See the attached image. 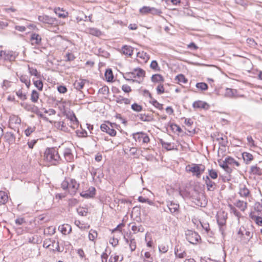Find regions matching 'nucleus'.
<instances>
[{"label": "nucleus", "mask_w": 262, "mask_h": 262, "mask_svg": "<svg viewBox=\"0 0 262 262\" xmlns=\"http://www.w3.org/2000/svg\"><path fill=\"white\" fill-rule=\"evenodd\" d=\"M219 165L223 168L226 172H227L228 173H231V169L229 166H228L227 163L226 162V159L225 160L222 161H219Z\"/></svg>", "instance_id": "29"}, {"label": "nucleus", "mask_w": 262, "mask_h": 262, "mask_svg": "<svg viewBox=\"0 0 262 262\" xmlns=\"http://www.w3.org/2000/svg\"><path fill=\"white\" fill-rule=\"evenodd\" d=\"M243 155V158L244 160V161L247 163H249L251 161L253 160V157L252 154L244 152L242 154Z\"/></svg>", "instance_id": "34"}, {"label": "nucleus", "mask_w": 262, "mask_h": 262, "mask_svg": "<svg viewBox=\"0 0 262 262\" xmlns=\"http://www.w3.org/2000/svg\"><path fill=\"white\" fill-rule=\"evenodd\" d=\"M34 85L38 89L39 91H42L43 88V83L42 81L41 80H35L34 81Z\"/></svg>", "instance_id": "51"}, {"label": "nucleus", "mask_w": 262, "mask_h": 262, "mask_svg": "<svg viewBox=\"0 0 262 262\" xmlns=\"http://www.w3.org/2000/svg\"><path fill=\"white\" fill-rule=\"evenodd\" d=\"M31 43L32 45H38L41 41V36L36 33H32L30 38Z\"/></svg>", "instance_id": "20"}, {"label": "nucleus", "mask_w": 262, "mask_h": 262, "mask_svg": "<svg viewBox=\"0 0 262 262\" xmlns=\"http://www.w3.org/2000/svg\"><path fill=\"white\" fill-rule=\"evenodd\" d=\"M224 96L230 98L244 97L243 95H238L236 90L230 88L225 89Z\"/></svg>", "instance_id": "10"}, {"label": "nucleus", "mask_w": 262, "mask_h": 262, "mask_svg": "<svg viewBox=\"0 0 262 262\" xmlns=\"http://www.w3.org/2000/svg\"><path fill=\"white\" fill-rule=\"evenodd\" d=\"M122 53L129 56H132L133 54V48L128 46H124L122 48Z\"/></svg>", "instance_id": "27"}, {"label": "nucleus", "mask_w": 262, "mask_h": 262, "mask_svg": "<svg viewBox=\"0 0 262 262\" xmlns=\"http://www.w3.org/2000/svg\"><path fill=\"white\" fill-rule=\"evenodd\" d=\"M151 80L154 82H159L163 80V77L161 75L155 74L151 77Z\"/></svg>", "instance_id": "47"}, {"label": "nucleus", "mask_w": 262, "mask_h": 262, "mask_svg": "<svg viewBox=\"0 0 262 262\" xmlns=\"http://www.w3.org/2000/svg\"><path fill=\"white\" fill-rule=\"evenodd\" d=\"M176 79L178 81V83L179 84L186 83L187 82V79L183 74L178 75Z\"/></svg>", "instance_id": "40"}, {"label": "nucleus", "mask_w": 262, "mask_h": 262, "mask_svg": "<svg viewBox=\"0 0 262 262\" xmlns=\"http://www.w3.org/2000/svg\"><path fill=\"white\" fill-rule=\"evenodd\" d=\"M129 248L132 251H134L136 248V243L135 239L132 238L129 239Z\"/></svg>", "instance_id": "52"}, {"label": "nucleus", "mask_w": 262, "mask_h": 262, "mask_svg": "<svg viewBox=\"0 0 262 262\" xmlns=\"http://www.w3.org/2000/svg\"><path fill=\"white\" fill-rule=\"evenodd\" d=\"M61 188L67 190L69 194L74 195L79 187V183L74 179L67 178L61 183Z\"/></svg>", "instance_id": "2"}, {"label": "nucleus", "mask_w": 262, "mask_h": 262, "mask_svg": "<svg viewBox=\"0 0 262 262\" xmlns=\"http://www.w3.org/2000/svg\"><path fill=\"white\" fill-rule=\"evenodd\" d=\"M35 131V127H28L25 130V134L26 136H29L31 133L34 132Z\"/></svg>", "instance_id": "58"}, {"label": "nucleus", "mask_w": 262, "mask_h": 262, "mask_svg": "<svg viewBox=\"0 0 262 262\" xmlns=\"http://www.w3.org/2000/svg\"><path fill=\"white\" fill-rule=\"evenodd\" d=\"M227 218V215H224V213H223L222 217L221 216V213H219L217 215V222L219 225L220 226V230L222 231V233H223V227L226 224V220Z\"/></svg>", "instance_id": "14"}, {"label": "nucleus", "mask_w": 262, "mask_h": 262, "mask_svg": "<svg viewBox=\"0 0 262 262\" xmlns=\"http://www.w3.org/2000/svg\"><path fill=\"white\" fill-rule=\"evenodd\" d=\"M247 140L248 144L250 146L253 147L255 146L254 141L251 136H248L247 138Z\"/></svg>", "instance_id": "63"}, {"label": "nucleus", "mask_w": 262, "mask_h": 262, "mask_svg": "<svg viewBox=\"0 0 262 262\" xmlns=\"http://www.w3.org/2000/svg\"><path fill=\"white\" fill-rule=\"evenodd\" d=\"M98 234L95 230L91 229L89 233V238L90 241H94L97 238Z\"/></svg>", "instance_id": "42"}, {"label": "nucleus", "mask_w": 262, "mask_h": 262, "mask_svg": "<svg viewBox=\"0 0 262 262\" xmlns=\"http://www.w3.org/2000/svg\"><path fill=\"white\" fill-rule=\"evenodd\" d=\"M162 13L160 9H156L154 7H150V14L152 15H160Z\"/></svg>", "instance_id": "56"}, {"label": "nucleus", "mask_w": 262, "mask_h": 262, "mask_svg": "<svg viewBox=\"0 0 262 262\" xmlns=\"http://www.w3.org/2000/svg\"><path fill=\"white\" fill-rule=\"evenodd\" d=\"M209 176L213 179H215L217 177V173L215 170L210 169L209 170Z\"/></svg>", "instance_id": "55"}, {"label": "nucleus", "mask_w": 262, "mask_h": 262, "mask_svg": "<svg viewBox=\"0 0 262 262\" xmlns=\"http://www.w3.org/2000/svg\"><path fill=\"white\" fill-rule=\"evenodd\" d=\"M116 101L118 103L120 104L124 103L125 104H128L130 103V99L126 98H123L121 96L117 97Z\"/></svg>", "instance_id": "38"}, {"label": "nucleus", "mask_w": 262, "mask_h": 262, "mask_svg": "<svg viewBox=\"0 0 262 262\" xmlns=\"http://www.w3.org/2000/svg\"><path fill=\"white\" fill-rule=\"evenodd\" d=\"M150 7L148 6H143L140 9L139 12L142 14H147L150 13Z\"/></svg>", "instance_id": "49"}, {"label": "nucleus", "mask_w": 262, "mask_h": 262, "mask_svg": "<svg viewBox=\"0 0 262 262\" xmlns=\"http://www.w3.org/2000/svg\"><path fill=\"white\" fill-rule=\"evenodd\" d=\"M174 254L176 257L180 258H184L186 256V253L185 251L178 249V247H176L174 249Z\"/></svg>", "instance_id": "31"}, {"label": "nucleus", "mask_w": 262, "mask_h": 262, "mask_svg": "<svg viewBox=\"0 0 262 262\" xmlns=\"http://www.w3.org/2000/svg\"><path fill=\"white\" fill-rule=\"evenodd\" d=\"M58 91L61 94H64L67 92V89L65 86L60 85L57 88Z\"/></svg>", "instance_id": "64"}, {"label": "nucleus", "mask_w": 262, "mask_h": 262, "mask_svg": "<svg viewBox=\"0 0 262 262\" xmlns=\"http://www.w3.org/2000/svg\"><path fill=\"white\" fill-rule=\"evenodd\" d=\"M95 188L93 187L89 188L88 191H82L80 194L81 196L85 198H89L93 197L95 194Z\"/></svg>", "instance_id": "18"}, {"label": "nucleus", "mask_w": 262, "mask_h": 262, "mask_svg": "<svg viewBox=\"0 0 262 262\" xmlns=\"http://www.w3.org/2000/svg\"><path fill=\"white\" fill-rule=\"evenodd\" d=\"M39 98V94L36 90H33L31 95V100L33 103L37 102Z\"/></svg>", "instance_id": "37"}, {"label": "nucleus", "mask_w": 262, "mask_h": 262, "mask_svg": "<svg viewBox=\"0 0 262 262\" xmlns=\"http://www.w3.org/2000/svg\"><path fill=\"white\" fill-rule=\"evenodd\" d=\"M226 162L227 163L228 166L231 168V172L233 169H236L240 165L238 161L230 156L226 158Z\"/></svg>", "instance_id": "12"}, {"label": "nucleus", "mask_w": 262, "mask_h": 262, "mask_svg": "<svg viewBox=\"0 0 262 262\" xmlns=\"http://www.w3.org/2000/svg\"><path fill=\"white\" fill-rule=\"evenodd\" d=\"M137 56L138 58L141 59V62H146L149 59V55L143 51L139 52L137 54Z\"/></svg>", "instance_id": "24"}, {"label": "nucleus", "mask_w": 262, "mask_h": 262, "mask_svg": "<svg viewBox=\"0 0 262 262\" xmlns=\"http://www.w3.org/2000/svg\"><path fill=\"white\" fill-rule=\"evenodd\" d=\"M138 116L139 117L140 120L142 121H149L150 120V117L145 114H140Z\"/></svg>", "instance_id": "53"}, {"label": "nucleus", "mask_w": 262, "mask_h": 262, "mask_svg": "<svg viewBox=\"0 0 262 262\" xmlns=\"http://www.w3.org/2000/svg\"><path fill=\"white\" fill-rule=\"evenodd\" d=\"M8 195L7 193L3 191H0V205L5 204L8 201Z\"/></svg>", "instance_id": "35"}, {"label": "nucleus", "mask_w": 262, "mask_h": 262, "mask_svg": "<svg viewBox=\"0 0 262 262\" xmlns=\"http://www.w3.org/2000/svg\"><path fill=\"white\" fill-rule=\"evenodd\" d=\"M234 205L242 212H244L248 207L247 202L240 200H236Z\"/></svg>", "instance_id": "17"}, {"label": "nucleus", "mask_w": 262, "mask_h": 262, "mask_svg": "<svg viewBox=\"0 0 262 262\" xmlns=\"http://www.w3.org/2000/svg\"><path fill=\"white\" fill-rule=\"evenodd\" d=\"M11 85V82L7 80H4L2 83V88L4 91H6L8 90Z\"/></svg>", "instance_id": "46"}, {"label": "nucleus", "mask_w": 262, "mask_h": 262, "mask_svg": "<svg viewBox=\"0 0 262 262\" xmlns=\"http://www.w3.org/2000/svg\"><path fill=\"white\" fill-rule=\"evenodd\" d=\"M38 19L39 21L47 24L49 27H56L57 25V20L56 18L47 15H39Z\"/></svg>", "instance_id": "5"}, {"label": "nucleus", "mask_w": 262, "mask_h": 262, "mask_svg": "<svg viewBox=\"0 0 262 262\" xmlns=\"http://www.w3.org/2000/svg\"><path fill=\"white\" fill-rule=\"evenodd\" d=\"M192 106L194 108H202L205 110H207L210 107V105L207 102L201 100L194 101Z\"/></svg>", "instance_id": "13"}, {"label": "nucleus", "mask_w": 262, "mask_h": 262, "mask_svg": "<svg viewBox=\"0 0 262 262\" xmlns=\"http://www.w3.org/2000/svg\"><path fill=\"white\" fill-rule=\"evenodd\" d=\"M132 230L134 233H136L139 232H143L144 231V229L142 226L140 225L137 226L136 225H133L132 226Z\"/></svg>", "instance_id": "41"}, {"label": "nucleus", "mask_w": 262, "mask_h": 262, "mask_svg": "<svg viewBox=\"0 0 262 262\" xmlns=\"http://www.w3.org/2000/svg\"><path fill=\"white\" fill-rule=\"evenodd\" d=\"M16 95L21 100L24 101L27 99L26 94L25 93H23L21 89L16 92Z\"/></svg>", "instance_id": "39"}, {"label": "nucleus", "mask_w": 262, "mask_h": 262, "mask_svg": "<svg viewBox=\"0 0 262 262\" xmlns=\"http://www.w3.org/2000/svg\"><path fill=\"white\" fill-rule=\"evenodd\" d=\"M205 182V184L207 185V190L209 191H213L215 188V184L214 182L211 181L208 176H206L205 178H203Z\"/></svg>", "instance_id": "21"}, {"label": "nucleus", "mask_w": 262, "mask_h": 262, "mask_svg": "<svg viewBox=\"0 0 262 262\" xmlns=\"http://www.w3.org/2000/svg\"><path fill=\"white\" fill-rule=\"evenodd\" d=\"M122 90L124 92L127 93H128L132 91L131 88L127 84H123L122 86Z\"/></svg>", "instance_id": "61"}, {"label": "nucleus", "mask_w": 262, "mask_h": 262, "mask_svg": "<svg viewBox=\"0 0 262 262\" xmlns=\"http://www.w3.org/2000/svg\"><path fill=\"white\" fill-rule=\"evenodd\" d=\"M86 32L94 36H100L101 35V32L98 29L95 28H90L86 29Z\"/></svg>", "instance_id": "26"}, {"label": "nucleus", "mask_w": 262, "mask_h": 262, "mask_svg": "<svg viewBox=\"0 0 262 262\" xmlns=\"http://www.w3.org/2000/svg\"><path fill=\"white\" fill-rule=\"evenodd\" d=\"M229 207L232 210V212L234 213V214L237 216V217L239 218L241 216V214L239 211H237V210L233 207L232 205H230Z\"/></svg>", "instance_id": "57"}, {"label": "nucleus", "mask_w": 262, "mask_h": 262, "mask_svg": "<svg viewBox=\"0 0 262 262\" xmlns=\"http://www.w3.org/2000/svg\"><path fill=\"white\" fill-rule=\"evenodd\" d=\"M99 93L104 95L107 96L109 93V89L107 86H104L99 90Z\"/></svg>", "instance_id": "54"}, {"label": "nucleus", "mask_w": 262, "mask_h": 262, "mask_svg": "<svg viewBox=\"0 0 262 262\" xmlns=\"http://www.w3.org/2000/svg\"><path fill=\"white\" fill-rule=\"evenodd\" d=\"M28 71L29 73L31 75L35 76L36 77H39L40 76L39 73L38 72L37 70L35 68L28 66Z\"/></svg>", "instance_id": "44"}, {"label": "nucleus", "mask_w": 262, "mask_h": 262, "mask_svg": "<svg viewBox=\"0 0 262 262\" xmlns=\"http://www.w3.org/2000/svg\"><path fill=\"white\" fill-rule=\"evenodd\" d=\"M185 235L186 239L192 244H196L201 239L200 236L196 232L191 230H187Z\"/></svg>", "instance_id": "6"}, {"label": "nucleus", "mask_w": 262, "mask_h": 262, "mask_svg": "<svg viewBox=\"0 0 262 262\" xmlns=\"http://www.w3.org/2000/svg\"><path fill=\"white\" fill-rule=\"evenodd\" d=\"M15 55L11 51H0V58L5 60L13 61L15 59Z\"/></svg>", "instance_id": "9"}, {"label": "nucleus", "mask_w": 262, "mask_h": 262, "mask_svg": "<svg viewBox=\"0 0 262 262\" xmlns=\"http://www.w3.org/2000/svg\"><path fill=\"white\" fill-rule=\"evenodd\" d=\"M150 67L152 69H154L155 70H159V67L158 64L156 60H153L151 61Z\"/></svg>", "instance_id": "59"}, {"label": "nucleus", "mask_w": 262, "mask_h": 262, "mask_svg": "<svg viewBox=\"0 0 262 262\" xmlns=\"http://www.w3.org/2000/svg\"><path fill=\"white\" fill-rule=\"evenodd\" d=\"M205 168V166L203 165L192 164L186 166V170L187 172H191L196 177L200 178L201 174L204 171Z\"/></svg>", "instance_id": "3"}, {"label": "nucleus", "mask_w": 262, "mask_h": 262, "mask_svg": "<svg viewBox=\"0 0 262 262\" xmlns=\"http://www.w3.org/2000/svg\"><path fill=\"white\" fill-rule=\"evenodd\" d=\"M67 118L71 122V126L75 128L78 125V121L73 112L69 111L66 113Z\"/></svg>", "instance_id": "11"}, {"label": "nucleus", "mask_w": 262, "mask_h": 262, "mask_svg": "<svg viewBox=\"0 0 262 262\" xmlns=\"http://www.w3.org/2000/svg\"><path fill=\"white\" fill-rule=\"evenodd\" d=\"M133 138L136 142L147 143L149 142V138L148 135L143 132H137L133 134Z\"/></svg>", "instance_id": "7"}, {"label": "nucleus", "mask_w": 262, "mask_h": 262, "mask_svg": "<svg viewBox=\"0 0 262 262\" xmlns=\"http://www.w3.org/2000/svg\"><path fill=\"white\" fill-rule=\"evenodd\" d=\"M161 144H162L163 147L165 148L167 150H171L176 149V148H175V145H174V143L166 142L161 141Z\"/></svg>", "instance_id": "30"}, {"label": "nucleus", "mask_w": 262, "mask_h": 262, "mask_svg": "<svg viewBox=\"0 0 262 262\" xmlns=\"http://www.w3.org/2000/svg\"><path fill=\"white\" fill-rule=\"evenodd\" d=\"M132 109L135 112H139L142 110V106L136 103H135L132 105Z\"/></svg>", "instance_id": "50"}, {"label": "nucleus", "mask_w": 262, "mask_h": 262, "mask_svg": "<svg viewBox=\"0 0 262 262\" xmlns=\"http://www.w3.org/2000/svg\"><path fill=\"white\" fill-rule=\"evenodd\" d=\"M119 260V256L117 255H112L109 259V262H117Z\"/></svg>", "instance_id": "62"}, {"label": "nucleus", "mask_w": 262, "mask_h": 262, "mask_svg": "<svg viewBox=\"0 0 262 262\" xmlns=\"http://www.w3.org/2000/svg\"><path fill=\"white\" fill-rule=\"evenodd\" d=\"M75 225L81 230H85L90 228V225L88 224L82 223L79 220H76L74 222Z\"/></svg>", "instance_id": "28"}, {"label": "nucleus", "mask_w": 262, "mask_h": 262, "mask_svg": "<svg viewBox=\"0 0 262 262\" xmlns=\"http://www.w3.org/2000/svg\"><path fill=\"white\" fill-rule=\"evenodd\" d=\"M77 212L81 216H86L88 213V209L80 207L77 209Z\"/></svg>", "instance_id": "45"}, {"label": "nucleus", "mask_w": 262, "mask_h": 262, "mask_svg": "<svg viewBox=\"0 0 262 262\" xmlns=\"http://www.w3.org/2000/svg\"><path fill=\"white\" fill-rule=\"evenodd\" d=\"M116 125L115 123H112L107 121L105 123L102 124L100 126V128L102 132H106L111 136L113 137L116 134V131L114 129L115 126Z\"/></svg>", "instance_id": "4"}, {"label": "nucleus", "mask_w": 262, "mask_h": 262, "mask_svg": "<svg viewBox=\"0 0 262 262\" xmlns=\"http://www.w3.org/2000/svg\"><path fill=\"white\" fill-rule=\"evenodd\" d=\"M63 155L67 162H71L73 160V156L71 149L68 148L64 149L63 151Z\"/></svg>", "instance_id": "25"}, {"label": "nucleus", "mask_w": 262, "mask_h": 262, "mask_svg": "<svg viewBox=\"0 0 262 262\" xmlns=\"http://www.w3.org/2000/svg\"><path fill=\"white\" fill-rule=\"evenodd\" d=\"M238 194L240 196L244 198L248 197L250 194L249 190L244 185L240 186Z\"/></svg>", "instance_id": "19"}, {"label": "nucleus", "mask_w": 262, "mask_h": 262, "mask_svg": "<svg viewBox=\"0 0 262 262\" xmlns=\"http://www.w3.org/2000/svg\"><path fill=\"white\" fill-rule=\"evenodd\" d=\"M58 230L64 235L70 234L72 231L71 226L68 224H64L59 226Z\"/></svg>", "instance_id": "16"}, {"label": "nucleus", "mask_w": 262, "mask_h": 262, "mask_svg": "<svg viewBox=\"0 0 262 262\" xmlns=\"http://www.w3.org/2000/svg\"><path fill=\"white\" fill-rule=\"evenodd\" d=\"M144 262H153V258L149 252H145L144 254L141 253Z\"/></svg>", "instance_id": "32"}, {"label": "nucleus", "mask_w": 262, "mask_h": 262, "mask_svg": "<svg viewBox=\"0 0 262 262\" xmlns=\"http://www.w3.org/2000/svg\"><path fill=\"white\" fill-rule=\"evenodd\" d=\"M105 76L107 81L111 82L114 78V76L111 70H107L105 73Z\"/></svg>", "instance_id": "43"}, {"label": "nucleus", "mask_w": 262, "mask_h": 262, "mask_svg": "<svg viewBox=\"0 0 262 262\" xmlns=\"http://www.w3.org/2000/svg\"><path fill=\"white\" fill-rule=\"evenodd\" d=\"M21 106L26 111L32 113H37L38 108L33 104L28 103H21Z\"/></svg>", "instance_id": "15"}, {"label": "nucleus", "mask_w": 262, "mask_h": 262, "mask_svg": "<svg viewBox=\"0 0 262 262\" xmlns=\"http://www.w3.org/2000/svg\"><path fill=\"white\" fill-rule=\"evenodd\" d=\"M157 92L158 94H162L164 92V88L163 85L159 84L157 87Z\"/></svg>", "instance_id": "60"}, {"label": "nucleus", "mask_w": 262, "mask_h": 262, "mask_svg": "<svg viewBox=\"0 0 262 262\" xmlns=\"http://www.w3.org/2000/svg\"><path fill=\"white\" fill-rule=\"evenodd\" d=\"M132 74L134 76L133 81L140 82L144 76L145 72L141 69H136L132 72Z\"/></svg>", "instance_id": "8"}, {"label": "nucleus", "mask_w": 262, "mask_h": 262, "mask_svg": "<svg viewBox=\"0 0 262 262\" xmlns=\"http://www.w3.org/2000/svg\"><path fill=\"white\" fill-rule=\"evenodd\" d=\"M167 206L171 213H174L178 210L179 205L172 201L167 202Z\"/></svg>", "instance_id": "22"}, {"label": "nucleus", "mask_w": 262, "mask_h": 262, "mask_svg": "<svg viewBox=\"0 0 262 262\" xmlns=\"http://www.w3.org/2000/svg\"><path fill=\"white\" fill-rule=\"evenodd\" d=\"M249 217L251 220L254 221L258 226H262V217L255 215L252 212L250 213Z\"/></svg>", "instance_id": "23"}, {"label": "nucleus", "mask_w": 262, "mask_h": 262, "mask_svg": "<svg viewBox=\"0 0 262 262\" xmlns=\"http://www.w3.org/2000/svg\"><path fill=\"white\" fill-rule=\"evenodd\" d=\"M43 159L47 164L53 165H57L61 160L58 152L53 147L46 148L43 154Z\"/></svg>", "instance_id": "1"}, {"label": "nucleus", "mask_w": 262, "mask_h": 262, "mask_svg": "<svg viewBox=\"0 0 262 262\" xmlns=\"http://www.w3.org/2000/svg\"><path fill=\"white\" fill-rule=\"evenodd\" d=\"M85 83V80H77L74 82V86L77 90H80L81 89H82L83 88Z\"/></svg>", "instance_id": "33"}, {"label": "nucleus", "mask_w": 262, "mask_h": 262, "mask_svg": "<svg viewBox=\"0 0 262 262\" xmlns=\"http://www.w3.org/2000/svg\"><path fill=\"white\" fill-rule=\"evenodd\" d=\"M54 12L59 17L65 18L67 16V13L63 10L60 9L59 8H55Z\"/></svg>", "instance_id": "36"}, {"label": "nucleus", "mask_w": 262, "mask_h": 262, "mask_svg": "<svg viewBox=\"0 0 262 262\" xmlns=\"http://www.w3.org/2000/svg\"><path fill=\"white\" fill-rule=\"evenodd\" d=\"M196 87L202 91H205L207 90L208 89L207 84L204 82L197 83L196 84Z\"/></svg>", "instance_id": "48"}]
</instances>
